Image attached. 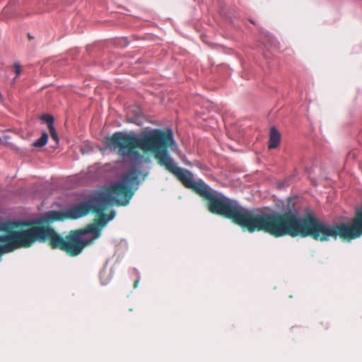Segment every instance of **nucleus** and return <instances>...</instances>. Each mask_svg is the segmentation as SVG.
Listing matches in <instances>:
<instances>
[{"mask_svg":"<svg viewBox=\"0 0 362 362\" xmlns=\"http://www.w3.org/2000/svg\"><path fill=\"white\" fill-rule=\"evenodd\" d=\"M185 187L207 199L210 212L233 219L250 233L264 231L275 237L310 236L320 241L337 239L338 236L344 239H355L361 236V207L356 210L352 226L329 224L320 221L312 214L300 218L296 209H288L281 214L274 211L245 208L236 200L211 188L202 179L194 178Z\"/></svg>","mask_w":362,"mask_h":362,"instance_id":"nucleus-1","label":"nucleus"},{"mask_svg":"<svg viewBox=\"0 0 362 362\" xmlns=\"http://www.w3.org/2000/svg\"><path fill=\"white\" fill-rule=\"evenodd\" d=\"M105 143L106 148L112 151H117L118 155L124 160H129L131 169L125 174L129 175L130 182L136 189L139 179L142 177L144 180L148 175V168H146L145 165L151 162L149 157L145 158L139 151L134 150L137 148L153 153L159 164L165 166L184 186L194 179L193 173L179 167L168 151L169 146L172 151L177 153L180 152L170 129L165 131L153 129L141 133L134 131L116 132L112 136L106 137Z\"/></svg>","mask_w":362,"mask_h":362,"instance_id":"nucleus-2","label":"nucleus"},{"mask_svg":"<svg viewBox=\"0 0 362 362\" xmlns=\"http://www.w3.org/2000/svg\"><path fill=\"white\" fill-rule=\"evenodd\" d=\"M129 175L124 173L119 180L110 184L107 192H100L93 197L73 204L64 211L66 218L78 219L83 217L93 210L98 213L94 222L110 206H127L134 194L136 188L129 181Z\"/></svg>","mask_w":362,"mask_h":362,"instance_id":"nucleus-3","label":"nucleus"},{"mask_svg":"<svg viewBox=\"0 0 362 362\" xmlns=\"http://www.w3.org/2000/svg\"><path fill=\"white\" fill-rule=\"evenodd\" d=\"M115 211H112L107 216L101 214L94 224H90L83 230H73L64 238L51 228H44L45 242L49 240L52 249H59L70 256L78 255L83 248L92 243L101 235L102 230L115 217Z\"/></svg>","mask_w":362,"mask_h":362,"instance_id":"nucleus-4","label":"nucleus"},{"mask_svg":"<svg viewBox=\"0 0 362 362\" xmlns=\"http://www.w3.org/2000/svg\"><path fill=\"white\" fill-rule=\"evenodd\" d=\"M0 223L6 224L5 230L0 232H9L12 228L10 221H0ZM45 234L42 226H33L26 230L13 231L6 235H0V242L7 243L0 245V256L20 247H30L34 243H45Z\"/></svg>","mask_w":362,"mask_h":362,"instance_id":"nucleus-5","label":"nucleus"},{"mask_svg":"<svg viewBox=\"0 0 362 362\" xmlns=\"http://www.w3.org/2000/svg\"><path fill=\"white\" fill-rule=\"evenodd\" d=\"M281 141V134L279 130L272 127L269 132V139L268 142V148L269 149H274L279 146Z\"/></svg>","mask_w":362,"mask_h":362,"instance_id":"nucleus-6","label":"nucleus"},{"mask_svg":"<svg viewBox=\"0 0 362 362\" xmlns=\"http://www.w3.org/2000/svg\"><path fill=\"white\" fill-rule=\"evenodd\" d=\"M47 140L48 134L46 132H43L41 136L33 142V146L35 147H42L46 145Z\"/></svg>","mask_w":362,"mask_h":362,"instance_id":"nucleus-7","label":"nucleus"},{"mask_svg":"<svg viewBox=\"0 0 362 362\" xmlns=\"http://www.w3.org/2000/svg\"><path fill=\"white\" fill-rule=\"evenodd\" d=\"M40 119L47 124L49 129L54 127V118L52 115L48 114L43 115Z\"/></svg>","mask_w":362,"mask_h":362,"instance_id":"nucleus-8","label":"nucleus"},{"mask_svg":"<svg viewBox=\"0 0 362 362\" xmlns=\"http://www.w3.org/2000/svg\"><path fill=\"white\" fill-rule=\"evenodd\" d=\"M290 185V182L288 180L285 179L281 182H279L276 184V187L279 189H286Z\"/></svg>","mask_w":362,"mask_h":362,"instance_id":"nucleus-9","label":"nucleus"},{"mask_svg":"<svg viewBox=\"0 0 362 362\" xmlns=\"http://www.w3.org/2000/svg\"><path fill=\"white\" fill-rule=\"evenodd\" d=\"M49 133H50L52 139H53L56 141V143L58 144L59 143V137H58V135L57 134L54 127L49 129Z\"/></svg>","mask_w":362,"mask_h":362,"instance_id":"nucleus-10","label":"nucleus"},{"mask_svg":"<svg viewBox=\"0 0 362 362\" xmlns=\"http://www.w3.org/2000/svg\"><path fill=\"white\" fill-rule=\"evenodd\" d=\"M13 66L15 69V73L16 76H19L21 73V64L18 62H16L13 64Z\"/></svg>","mask_w":362,"mask_h":362,"instance_id":"nucleus-11","label":"nucleus"},{"mask_svg":"<svg viewBox=\"0 0 362 362\" xmlns=\"http://www.w3.org/2000/svg\"><path fill=\"white\" fill-rule=\"evenodd\" d=\"M105 273V269H103V271L100 272V282L103 285H106L107 284V283L109 282V280L106 279H103V275Z\"/></svg>","mask_w":362,"mask_h":362,"instance_id":"nucleus-12","label":"nucleus"},{"mask_svg":"<svg viewBox=\"0 0 362 362\" xmlns=\"http://www.w3.org/2000/svg\"><path fill=\"white\" fill-rule=\"evenodd\" d=\"M6 224L0 223V230H5L6 228Z\"/></svg>","mask_w":362,"mask_h":362,"instance_id":"nucleus-13","label":"nucleus"},{"mask_svg":"<svg viewBox=\"0 0 362 362\" xmlns=\"http://www.w3.org/2000/svg\"><path fill=\"white\" fill-rule=\"evenodd\" d=\"M139 283V277L134 282V288H136Z\"/></svg>","mask_w":362,"mask_h":362,"instance_id":"nucleus-14","label":"nucleus"},{"mask_svg":"<svg viewBox=\"0 0 362 362\" xmlns=\"http://www.w3.org/2000/svg\"><path fill=\"white\" fill-rule=\"evenodd\" d=\"M128 45V42H125V44L123 45L124 47H126Z\"/></svg>","mask_w":362,"mask_h":362,"instance_id":"nucleus-15","label":"nucleus"},{"mask_svg":"<svg viewBox=\"0 0 362 362\" xmlns=\"http://www.w3.org/2000/svg\"><path fill=\"white\" fill-rule=\"evenodd\" d=\"M272 42H273L274 44H275V43H276V42H274V39H272Z\"/></svg>","mask_w":362,"mask_h":362,"instance_id":"nucleus-16","label":"nucleus"},{"mask_svg":"<svg viewBox=\"0 0 362 362\" xmlns=\"http://www.w3.org/2000/svg\"><path fill=\"white\" fill-rule=\"evenodd\" d=\"M7 8H4V12H6Z\"/></svg>","mask_w":362,"mask_h":362,"instance_id":"nucleus-17","label":"nucleus"}]
</instances>
